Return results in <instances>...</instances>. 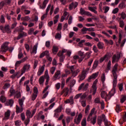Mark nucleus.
I'll list each match as a JSON object with an SVG mask.
<instances>
[{"mask_svg": "<svg viewBox=\"0 0 126 126\" xmlns=\"http://www.w3.org/2000/svg\"><path fill=\"white\" fill-rule=\"evenodd\" d=\"M119 66V64L118 63H116L113 67L112 68V74L113 76V88L111 90V92H109L108 95L107 94V93L106 91H102L101 93V98H106V99H108L109 98V96L112 97V96H114V94L115 93H116V89L115 87L117 86V83L118 82L117 81V78H118V75H119V74L117 73L118 72V66Z\"/></svg>", "mask_w": 126, "mask_h": 126, "instance_id": "obj_1", "label": "nucleus"}, {"mask_svg": "<svg viewBox=\"0 0 126 126\" xmlns=\"http://www.w3.org/2000/svg\"><path fill=\"white\" fill-rule=\"evenodd\" d=\"M102 121H103L104 122V125L105 126H111V122H108L107 119H106V116L105 115L102 114L101 116H98L97 117V124L99 126L102 125Z\"/></svg>", "mask_w": 126, "mask_h": 126, "instance_id": "obj_2", "label": "nucleus"}, {"mask_svg": "<svg viewBox=\"0 0 126 126\" xmlns=\"http://www.w3.org/2000/svg\"><path fill=\"white\" fill-rule=\"evenodd\" d=\"M98 82V80L96 79L92 86L90 93L93 94V95L96 94V92L97 91V83Z\"/></svg>", "mask_w": 126, "mask_h": 126, "instance_id": "obj_3", "label": "nucleus"}, {"mask_svg": "<svg viewBox=\"0 0 126 126\" xmlns=\"http://www.w3.org/2000/svg\"><path fill=\"white\" fill-rule=\"evenodd\" d=\"M31 67V65H30V64H25L21 70V75L24 74V73H25L26 71H29V70H30Z\"/></svg>", "mask_w": 126, "mask_h": 126, "instance_id": "obj_4", "label": "nucleus"}, {"mask_svg": "<svg viewBox=\"0 0 126 126\" xmlns=\"http://www.w3.org/2000/svg\"><path fill=\"white\" fill-rule=\"evenodd\" d=\"M8 50V42L4 43L1 46L0 53H5Z\"/></svg>", "mask_w": 126, "mask_h": 126, "instance_id": "obj_5", "label": "nucleus"}, {"mask_svg": "<svg viewBox=\"0 0 126 126\" xmlns=\"http://www.w3.org/2000/svg\"><path fill=\"white\" fill-rule=\"evenodd\" d=\"M88 87H89V84L83 83L79 87L78 91H80V90H83V91H86L87 89H88Z\"/></svg>", "mask_w": 126, "mask_h": 126, "instance_id": "obj_6", "label": "nucleus"}, {"mask_svg": "<svg viewBox=\"0 0 126 126\" xmlns=\"http://www.w3.org/2000/svg\"><path fill=\"white\" fill-rule=\"evenodd\" d=\"M79 77V82L82 81V80H84L85 78L86 77V71L83 70L82 71V73L80 74L78 76Z\"/></svg>", "mask_w": 126, "mask_h": 126, "instance_id": "obj_7", "label": "nucleus"}, {"mask_svg": "<svg viewBox=\"0 0 126 126\" xmlns=\"http://www.w3.org/2000/svg\"><path fill=\"white\" fill-rule=\"evenodd\" d=\"M60 75H61V71L60 70L57 71L55 72V74L53 77V80L54 81H56V80H57V79H60V78H61V77H60Z\"/></svg>", "mask_w": 126, "mask_h": 126, "instance_id": "obj_8", "label": "nucleus"}, {"mask_svg": "<svg viewBox=\"0 0 126 126\" xmlns=\"http://www.w3.org/2000/svg\"><path fill=\"white\" fill-rule=\"evenodd\" d=\"M120 58H121V56L119 54L114 55L112 57V63H118L119 62V60H120Z\"/></svg>", "mask_w": 126, "mask_h": 126, "instance_id": "obj_9", "label": "nucleus"}, {"mask_svg": "<svg viewBox=\"0 0 126 126\" xmlns=\"http://www.w3.org/2000/svg\"><path fill=\"white\" fill-rule=\"evenodd\" d=\"M50 9H51V4H49L46 8V13L44 14L43 16H42L41 18V20H44V19H45V18L47 17V16L48 15V12H49V11L50 10Z\"/></svg>", "mask_w": 126, "mask_h": 126, "instance_id": "obj_10", "label": "nucleus"}, {"mask_svg": "<svg viewBox=\"0 0 126 126\" xmlns=\"http://www.w3.org/2000/svg\"><path fill=\"white\" fill-rule=\"evenodd\" d=\"M44 70H45V65H43V66L39 68L38 71L37 72L38 76L42 75V74H43V73L44 72Z\"/></svg>", "mask_w": 126, "mask_h": 126, "instance_id": "obj_11", "label": "nucleus"}, {"mask_svg": "<svg viewBox=\"0 0 126 126\" xmlns=\"http://www.w3.org/2000/svg\"><path fill=\"white\" fill-rule=\"evenodd\" d=\"M81 119H82V114L79 113L77 118H76L74 119L75 123L77 124V125H78V124L80 123V121H81Z\"/></svg>", "mask_w": 126, "mask_h": 126, "instance_id": "obj_12", "label": "nucleus"}, {"mask_svg": "<svg viewBox=\"0 0 126 126\" xmlns=\"http://www.w3.org/2000/svg\"><path fill=\"white\" fill-rule=\"evenodd\" d=\"M38 49V44H35L33 46L32 49L31 50V54L32 55H35V54H37V50Z\"/></svg>", "mask_w": 126, "mask_h": 126, "instance_id": "obj_13", "label": "nucleus"}, {"mask_svg": "<svg viewBox=\"0 0 126 126\" xmlns=\"http://www.w3.org/2000/svg\"><path fill=\"white\" fill-rule=\"evenodd\" d=\"M10 116V110H7L6 112H5L4 120H8V119H9Z\"/></svg>", "mask_w": 126, "mask_h": 126, "instance_id": "obj_14", "label": "nucleus"}, {"mask_svg": "<svg viewBox=\"0 0 126 126\" xmlns=\"http://www.w3.org/2000/svg\"><path fill=\"white\" fill-rule=\"evenodd\" d=\"M109 53H107L104 57H102L100 59V62L103 63V61H108V59H109Z\"/></svg>", "mask_w": 126, "mask_h": 126, "instance_id": "obj_15", "label": "nucleus"}, {"mask_svg": "<svg viewBox=\"0 0 126 126\" xmlns=\"http://www.w3.org/2000/svg\"><path fill=\"white\" fill-rule=\"evenodd\" d=\"M38 81L40 85H43V84H44V82H45V76H41L40 77Z\"/></svg>", "mask_w": 126, "mask_h": 126, "instance_id": "obj_16", "label": "nucleus"}, {"mask_svg": "<svg viewBox=\"0 0 126 126\" xmlns=\"http://www.w3.org/2000/svg\"><path fill=\"white\" fill-rule=\"evenodd\" d=\"M4 30L6 33L8 34H10L11 33V31L9 28V25H6L4 26Z\"/></svg>", "mask_w": 126, "mask_h": 126, "instance_id": "obj_17", "label": "nucleus"}, {"mask_svg": "<svg viewBox=\"0 0 126 126\" xmlns=\"http://www.w3.org/2000/svg\"><path fill=\"white\" fill-rule=\"evenodd\" d=\"M16 110L17 114H19V113H22V112H23V107H21L20 108L18 106V105H16Z\"/></svg>", "mask_w": 126, "mask_h": 126, "instance_id": "obj_18", "label": "nucleus"}, {"mask_svg": "<svg viewBox=\"0 0 126 126\" xmlns=\"http://www.w3.org/2000/svg\"><path fill=\"white\" fill-rule=\"evenodd\" d=\"M49 2V0H44L42 3V6H40V8H41V9H44L46 8V6L47 5V3Z\"/></svg>", "mask_w": 126, "mask_h": 126, "instance_id": "obj_19", "label": "nucleus"}, {"mask_svg": "<svg viewBox=\"0 0 126 126\" xmlns=\"http://www.w3.org/2000/svg\"><path fill=\"white\" fill-rule=\"evenodd\" d=\"M13 100L12 99H9V100L7 101L5 103V105L6 106H10V107H12L13 105Z\"/></svg>", "mask_w": 126, "mask_h": 126, "instance_id": "obj_20", "label": "nucleus"}, {"mask_svg": "<svg viewBox=\"0 0 126 126\" xmlns=\"http://www.w3.org/2000/svg\"><path fill=\"white\" fill-rule=\"evenodd\" d=\"M80 72V70L79 69H78L76 70L75 71H73L71 72L72 73V77H75L77 74H78V73Z\"/></svg>", "mask_w": 126, "mask_h": 126, "instance_id": "obj_21", "label": "nucleus"}, {"mask_svg": "<svg viewBox=\"0 0 126 126\" xmlns=\"http://www.w3.org/2000/svg\"><path fill=\"white\" fill-rule=\"evenodd\" d=\"M99 75V72H97L93 74L89 78V79H95L97 76Z\"/></svg>", "mask_w": 126, "mask_h": 126, "instance_id": "obj_22", "label": "nucleus"}, {"mask_svg": "<svg viewBox=\"0 0 126 126\" xmlns=\"http://www.w3.org/2000/svg\"><path fill=\"white\" fill-rule=\"evenodd\" d=\"M68 89L67 88H64L62 92H61V95H63V93H64V95L65 96H67V94H68Z\"/></svg>", "mask_w": 126, "mask_h": 126, "instance_id": "obj_23", "label": "nucleus"}, {"mask_svg": "<svg viewBox=\"0 0 126 126\" xmlns=\"http://www.w3.org/2000/svg\"><path fill=\"white\" fill-rule=\"evenodd\" d=\"M88 9L91 11H92L93 12H94V13L96 14L97 11H96V9H97V7H90V6H89L88 7Z\"/></svg>", "mask_w": 126, "mask_h": 126, "instance_id": "obj_24", "label": "nucleus"}, {"mask_svg": "<svg viewBox=\"0 0 126 126\" xmlns=\"http://www.w3.org/2000/svg\"><path fill=\"white\" fill-rule=\"evenodd\" d=\"M97 47L98 49H103L104 48V43L101 41H99L97 44Z\"/></svg>", "mask_w": 126, "mask_h": 126, "instance_id": "obj_25", "label": "nucleus"}, {"mask_svg": "<svg viewBox=\"0 0 126 126\" xmlns=\"http://www.w3.org/2000/svg\"><path fill=\"white\" fill-rule=\"evenodd\" d=\"M103 41L105 42V44L107 45H113L114 42L112 40H108L106 39H104Z\"/></svg>", "mask_w": 126, "mask_h": 126, "instance_id": "obj_26", "label": "nucleus"}, {"mask_svg": "<svg viewBox=\"0 0 126 126\" xmlns=\"http://www.w3.org/2000/svg\"><path fill=\"white\" fill-rule=\"evenodd\" d=\"M26 36H27V33L26 32H22V33H20L19 34V35L18 36V38H17V40H19V39H20V38H22L23 37H26Z\"/></svg>", "mask_w": 126, "mask_h": 126, "instance_id": "obj_27", "label": "nucleus"}, {"mask_svg": "<svg viewBox=\"0 0 126 126\" xmlns=\"http://www.w3.org/2000/svg\"><path fill=\"white\" fill-rule=\"evenodd\" d=\"M44 78H46V81L50 80V76H49V74H48V70H46L45 72Z\"/></svg>", "mask_w": 126, "mask_h": 126, "instance_id": "obj_28", "label": "nucleus"}, {"mask_svg": "<svg viewBox=\"0 0 126 126\" xmlns=\"http://www.w3.org/2000/svg\"><path fill=\"white\" fill-rule=\"evenodd\" d=\"M24 100H25L24 97H23L21 99L19 100V104L20 107H23V102H24Z\"/></svg>", "mask_w": 126, "mask_h": 126, "instance_id": "obj_29", "label": "nucleus"}, {"mask_svg": "<svg viewBox=\"0 0 126 126\" xmlns=\"http://www.w3.org/2000/svg\"><path fill=\"white\" fill-rule=\"evenodd\" d=\"M26 116L27 117V118L31 119V118H32V117H33L32 116V114H31V111H30V110H27L26 112Z\"/></svg>", "mask_w": 126, "mask_h": 126, "instance_id": "obj_30", "label": "nucleus"}, {"mask_svg": "<svg viewBox=\"0 0 126 126\" xmlns=\"http://www.w3.org/2000/svg\"><path fill=\"white\" fill-rule=\"evenodd\" d=\"M53 52L54 54H57V53H58V51H59V47L54 45L53 46Z\"/></svg>", "mask_w": 126, "mask_h": 126, "instance_id": "obj_31", "label": "nucleus"}, {"mask_svg": "<svg viewBox=\"0 0 126 126\" xmlns=\"http://www.w3.org/2000/svg\"><path fill=\"white\" fill-rule=\"evenodd\" d=\"M83 43H85V40L83 39L81 40L78 43V46L80 47V48H82L83 47Z\"/></svg>", "mask_w": 126, "mask_h": 126, "instance_id": "obj_32", "label": "nucleus"}, {"mask_svg": "<svg viewBox=\"0 0 126 126\" xmlns=\"http://www.w3.org/2000/svg\"><path fill=\"white\" fill-rule=\"evenodd\" d=\"M119 7L121 9H124L126 7V4L124 2H122L121 3L119 4Z\"/></svg>", "mask_w": 126, "mask_h": 126, "instance_id": "obj_33", "label": "nucleus"}, {"mask_svg": "<svg viewBox=\"0 0 126 126\" xmlns=\"http://www.w3.org/2000/svg\"><path fill=\"white\" fill-rule=\"evenodd\" d=\"M99 64V62L97 60H95L94 63L93 68L94 69H95L97 66H98V64Z\"/></svg>", "mask_w": 126, "mask_h": 126, "instance_id": "obj_34", "label": "nucleus"}, {"mask_svg": "<svg viewBox=\"0 0 126 126\" xmlns=\"http://www.w3.org/2000/svg\"><path fill=\"white\" fill-rule=\"evenodd\" d=\"M63 16H64V17H67L65 18L66 20H67V19H68V17L69 16V13L66 11H64L63 14Z\"/></svg>", "mask_w": 126, "mask_h": 126, "instance_id": "obj_35", "label": "nucleus"}, {"mask_svg": "<svg viewBox=\"0 0 126 126\" xmlns=\"http://www.w3.org/2000/svg\"><path fill=\"white\" fill-rule=\"evenodd\" d=\"M101 79L102 83L104 84V83H105V80H106V76L105 75L104 73L102 74Z\"/></svg>", "mask_w": 126, "mask_h": 126, "instance_id": "obj_36", "label": "nucleus"}, {"mask_svg": "<svg viewBox=\"0 0 126 126\" xmlns=\"http://www.w3.org/2000/svg\"><path fill=\"white\" fill-rule=\"evenodd\" d=\"M86 13V11L84 10V9L82 8H80V14H81V15H85V14Z\"/></svg>", "mask_w": 126, "mask_h": 126, "instance_id": "obj_37", "label": "nucleus"}, {"mask_svg": "<svg viewBox=\"0 0 126 126\" xmlns=\"http://www.w3.org/2000/svg\"><path fill=\"white\" fill-rule=\"evenodd\" d=\"M10 87V84L7 83H5L4 86L3 87V89L5 90L7 89V88H9Z\"/></svg>", "mask_w": 126, "mask_h": 126, "instance_id": "obj_38", "label": "nucleus"}, {"mask_svg": "<svg viewBox=\"0 0 126 126\" xmlns=\"http://www.w3.org/2000/svg\"><path fill=\"white\" fill-rule=\"evenodd\" d=\"M6 100V98H5V96L3 95H1L0 97V100L2 103H4Z\"/></svg>", "mask_w": 126, "mask_h": 126, "instance_id": "obj_39", "label": "nucleus"}, {"mask_svg": "<svg viewBox=\"0 0 126 126\" xmlns=\"http://www.w3.org/2000/svg\"><path fill=\"white\" fill-rule=\"evenodd\" d=\"M93 50L94 51V53H98L99 52V50L96 45H94L93 47Z\"/></svg>", "mask_w": 126, "mask_h": 126, "instance_id": "obj_40", "label": "nucleus"}, {"mask_svg": "<svg viewBox=\"0 0 126 126\" xmlns=\"http://www.w3.org/2000/svg\"><path fill=\"white\" fill-rule=\"evenodd\" d=\"M0 22L1 23H5V20L4 19V16L1 15L0 18Z\"/></svg>", "mask_w": 126, "mask_h": 126, "instance_id": "obj_41", "label": "nucleus"}, {"mask_svg": "<svg viewBox=\"0 0 126 126\" xmlns=\"http://www.w3.org/2000/svg\"><path fill=\"white\" fill-rule=\"evenodd\" d=\"M88 31V28L83 27L81 30V32L83 34H86V32Z\"/></svg>", "mask_w": 126, "mask_h": 126, "instance_id": "obj_42", "label": "nucleus"}, {"mask_svg": "<svg viewBox=\"0 0 126 126\" xmlns=\"http://www.w3.org/2000/svg\"><path fill=\"white\" fill-rule=\"evenodd\" d=\"M56 113H58L60 114L61 112H62V106L58 107L55 111Z\"/></svg>", "mask_w": 126, "mask_h": 126, "instance_id": "obj_43", "label": "nucleus"}, {"mask_svg": "<svg viewBox=\"0 0 126 126\" xmlns=\"http://www.w3.org/2000/svg\"><path fill=\"white\" fill-rule=\"evenodd\" d=\"M22 20H23V21H29V20H30V17L28 16H26L24 18H23Z\"/></svg>", "mask_w": 126, "mask_h": 126, "instance_id": "obj_44", "label": "nucleus"}, {"mask_svg": "<svg viewBox=\"0 0 126 126\" xmlns=\"http://www.w3.org/2000/svg\"><path fill=\"white\" fill-rule=\"evenodd\" d=\"M90 110V106L89 105H88L85 108V114H87L89 112Z\"/></svg>", "mask_w": 126, "mask_h": 126, "instance_id": "obj_45", "label": "nucleus"}, {"mask_svg": "<svg viewBox=\"0 0 126 126\" xmlns=\"http://www.w3.org/2000/svg\"><path fill=\"white\" fill-rule=\"evenodd\" d=\"M18 74H19V72H17L15 73L14 74H13V75H12L11 77V78H12V79H14V78L16 77V76H17V75H18Z\"/></svg>", "mask_w": 126, "mask_h": 126, "instance_id": "obj_46", "label": "nucleus"}, {"mask_svg": "<svg viewBox=\"0 0 126 126\" xmlns=\"http://www.w3.org/2000/svg\"><path fill=\"white\" fill-rule=\"evenodd\" d=\"M60 2H61V4H63V5H65L66 3H67V1L66 0H59Z\"/></svg>", "mask_w": 126, "mask_h": 126, "instance_id": "obj_47", "label": "nucleus"}, {"mask_svg": "<svg viewBox=\"0 0 126 126\" xmlns=\"http://www.w3.org/2000/svg\"><path fill=\"white\" fill-rule=\"evenodd\" d=\"M119 12V8H115L112 11V13L113 14H116V13H118Z\"/></svg>", "mask_w": 126, "mask_h": 126, "instance_id": "obj_48", "label": "nucleus"}, {"mask_svg": "<svg viewBox=\"0 0 126 126\" xmlns=\"http://www.w3.org/2000/svg\"><path fill=\"white\" fill-rule=\"evenodd\" d=\"M64 85H65V81L64 80H62L61 83V89H63V87H64Z\"/></svg>", "mask_w": 126, "mask_h": 126, "instance_id": "obj_49", "label": "nucleus"}, {"mask_svg": "<svg viewBox=\"0 0 126 126\" xmlns=\"http://www.w3.org/2000/svg\"><path fill=\"white\" fill-rule=\"evenodd\" d=\"M81 125L82 126H86V119H84L82 121Z\"/></svg>", "mask_w": 126, "mask_h": 126, "instance_id": "obj_50", "label": "nucleus"}, {"mask_svg": "<svg viewBox=\"0 0 126 126\" xmlns=\"http://www.w3.org/2000/svg\"><path fill=\"white\" fill-rule=\"evenodd\" d=\"M121 16L122 19H126V14L125 12H122V13L121 14Z\"/></svg>", "mask_w": 126, "mask_h": 126, "instance_id": "obj_51", "label": "nucleus"}, {"mask_svg": "<svg viewBox=\"0 0 126 126\" xmlns=\"http://www.w3.org/2000/svg\"><path fill=\"white\" fill-rule=\"evenodd\" d=\"M4 4H5V3L3 1H1L0 2V9H1L3 6H4Z\"/></svg>", "mask_w": 126, "mask_h": 126, "instance_id": "obj_52", "label": "nucleus"}, {"mask_svg": "<svg viewBox=\"0 0 126 126\" xmlns=\"http://www.w3.org/2000/svg\"><path fill=\"white\" fill-rule=\"evenodd\" d=\"M38 65V61L35 60L34 62V64H33V68L34 69H36V67H37V65Z\"/></svg>", "mask_w": 126, "mask_h": 126, "instance_id": "obj_53", "label": "nucleus"}, {"mask_svg": "<svg viewBox=\"0 0 126 126\" xmlns=\"http://www.w3.org/2000/svg\"><path fill=\"white\" fill-rule=\"evenodd\" d=\"M107 69L108 70L111 69V61H109L107 63Z\"/></svg>", "mask_w": 126, "mask_h": 126, "instance_id": "obj_54", "label": "nucleus"}, {"mask_svg": "<svg viewBox=\"0 0 126 126\" xmlns=\"http://www.w3.org/2000/svg\"><path fill=\"white\" fill-rule=\"evenodd\" d=\"M76 81L74 79L71 80L70 81V86H74V84H75Z\"/></svg>", "mask_w": 126, "mask_h": 126, "instance_id": "obj_55", "label": "nucleus"}, {"mask_svg": "<svg viewBox=\"0 0 126 126\" xmlns=\"http://www.w3.org/2000/svg\"><path fill=\"white\" fill-rule=\"evenodd\" d=\"M55 87L57 90H59L61 88V83H58L55 85Z\"/></svg>", "mask_w": 126, "mask_h": 126, "instance_id": "obj_56", "label": "nucleus"}, {"mask_svg": "<svg viewBox=\"0 0 126 126\" xmlns=\"http://www.w3.org/2000/svg\"><path fill=\"white\" fill-rule=\"evenodd\" d=\"M17 25V22L13 23L11 26V29H14V28L16 27Z\"/></svg>", "mask_w": 126, "mask_h": 126, "instance_id": "obj_57", "label": "nucleus"}, {"mask_svg": "<svg viewBox=\"0 0 126 126\" xmlns=\"http://www.w3.org/2000/svg\"><path fill=\"white\" fill-rule=\"evenodd\" d=\"M116 111L117 113H120V111H121V108H120V105L119 104L116 105Z\"/></svg>", "mask_w": 126, "mask_h": 126, "instance_id": "obj_58", "label": "nucleus"}, {"mask_svg": "<svg viewBox=\"0 0 126 126\" xmlns=\"http://www.w3.org/2000/svg\"><path fill=\"white\" fill-rule=\"evenodd\" d=\"M55 70H56V68L55 67H52L50 68V72L51 74H54Z\"/></svg>", "mask_w": 126, "mask_h": 126, "instance_id": "obj_59", "label": "nucleus"}, {"mask_svg": "<svg viewBox=\"0 0 126 126\" xmlns=\"http://www.w3.org/2000/svg\"><path fill=\"white\" fill-rule=\"evenodd\" d=\"M68 23L69 25L71 24L72 23V16H70L69 17L68 20Z\"/></svg>", "mask_w": 126, "mask_h": 126, "instance_id": "obj_60", "label": "nucleus"}, {"mask_svg": "<svg viewBox=\"0 0 126 126\" xmlns=\"http://www.w3.org/2000/svg\"><path fill=\"white\" fill-rule=\"evenodd\" d=\"M18 58L20 59L23 58V54H22L21 51H19Z\"/></svg>", "mask_w": 126, "mask_h": 126, "instance_id": "obj_61", "label": "nucleus"}, {"mask_svg": "<svg viewBox=\"0 0 126 126\" xmlns=\"http://www.w3.org/2000/svg\"><path fill=\"white\" fill-rule=\"evenodd\" d=\"M55 38L56 39H59L60 40V39H61V38H62V34H60V33H57L56 35H55Z\"/></svg>", "mask_w": 126, "mask_h": 126, "instance_id": "obj_62", "label": "nucleus"}, {"mask_svg": "<svg viewBox=\"0 0 126 126\" xmlns=\"http://www.w3.org/2000/svg\"><path fill=\"white\" fill-rule=\"evenodd\" d=\"M29 123H30V118H27L26 120L25 121V124L26 126H27Z\"/></svg>", "mask_w": 126, "mask_h": 126, "instance_id": "obj_63", "label": "nucleus"}, {"mask_svg": "<svg viewBox=\"0 0 126 126\" xmlns=\"http://www.w3.org/2000/svg\"><path fill=\"white\" fill-rule=\"evenodd\" d=\"M123 122H126V112L125 113L124 115H123V116L122 117Z\"/></svg>", "mask_w": 126, "mask_h": 126, "instance_id": "obj_64", "label": "nucleus"}]
</instances>
